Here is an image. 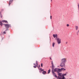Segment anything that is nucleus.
Instances as JSON below:
<instances>
[{"instance_id":"3","label":"nucleus","mask_w":79,"mask_h":79,"mask_svg":"<svg viewBox=\"0 0 79 79\" xmlns=\"http://www.w3.org/2000/svg\"><path fill=\"white\" fill-rule=\"evenodd\" d=\"M61 61L62 63H65L66 62V58H63L61 60Z\"/></svg>"},{"instance_id":"19","label":"nucleus","mask_w":79,"mask_h":79,"mask_svg":"<svg viewBox=\"0 0 79 79\" xmlns=\"http://www.w3.org/2000/svg\"><path fill=\"white\" fill-rule=\"evenodd\" d=\"M41 67H43V64L42 63L41 64Z\"/></svg>"},{"instance_id":"15","label":"nucleus","mask_w":79,"mask_h":79,"mask_svg":"<svg viewBox=\"0 0 79 79\" xmlns=\"http://www.w3.org/2000/svg\"><path fill=\"white\" fill-rule=\"evenodd\" d=\"M55 44V43H53V44H52V47H54Z\"/></svg>"},{"instance_id":"13","label":"nucleus","mask_w":79,"mask_h":79,"mask_svg":"<svg viewBox=\"0 0 79 79\" xmlns=\"http://www.w3.org/2000/svg\"><path fill=\"white\" fill-rule=\"evenodd\" d=\"M42 73L43 74H45L46 73H47V72H46L45 71H43Z\"/></svg>"},{"instance_id":"30","label":"nucleus","mask_w":79,"mask_h":79,"mask_svg":"<svg viewBox=\"0 0 79 79\" xmlns=\"http://www.w3.org/2000/svg\"><path fill=\"white\" fill-rule=\"evenodd\" d=\"M52 67H53V64H52Z\"/></svg>"},{"instance_id":"10","label":"nucleus","mask_w":79,"mask_h":79,"mask_svg":"<svg viewBox=\"0 0 79 79\" xmlns=\"http://www.w3.org/2000/svg\"><path fill=\"white\" fill-rule=\"evenodd\" d=\"M54 71L55 72H57V73H59V72H60V70H58V69L56 68L54 69Z\"/></svg>"},{"instance_id":"20","label":"nucleus","mask_w":79,"mask_h":79,"mask_svg":"<svg viewBox=\"0 0 79 79\" xmlns=\"http://www.w3.org/2000/svg\"><path fill=\"white\" fill-rule=\"evenodd\" d=\"M33 67L34 68H37V66H33Z\"/></svg>"},{"instance_id":"1","label":"nucleus","mask_w":79,"mask_h":79,"mask_svg":"<svg viewBox=\"0 0 79 79\" xmlns=\"http://www.w3.org/2000/svg\"><path fill=\"white\" fill-rule=\"evenodd\" d=\"M64 76H66V74H65L62 75V76L61 77H62V78L60 77V76H59L58 77V78L59 79H65V77H64Z\"/></svg>"},{"instance_id":"32","label":"nucleus","mask_w":79,"mask_h":79,"mask_svg":"<svg viewBox=\"0 0 79 79\" xmlns=\"http://www.w3.org/2000/svg\"><path fill=\"white\" fill-rule=\"evenodd\" d=\"M50 60H52V58H50Z\"/></svg>"},{"instance_id":"35","label":"nucleus","mask_w":79,"mask_h":79,"mask_svg":"<svg viewBox=\"0 0 79 79\" xmlns=\"http://www.w3.org/2000/svg\"><path fill=\"white\" fill-rule=\"evenodd\" d=\"M39 67H40V65H39Z\"/></svg>"},{"instance_id":"17","label":"nucleus","mask_w":79,"mask_h":79,"mask_svg":"<svg viewBox=\"0 0 79 79\" xmlns=\"http://www.w3.org/2000/svg\"><path fill=\"white\" fill-rule=\"evenodd\" d=\"M39 69H40V71H41L42 70V68H40V69L39 68V67H38Z\"/></svg>"},{"instance_id":"2","label":"nucleus","mask_w":79,"mask_h":79,"mask_svg":"<svg viewBox=\"0 0 79 79\" xmlns=\"http://www.w3.org/2000/svg\"><path fill=\"white\" fill-rule=\"evenodd\" d=\"M56 39H57V43L58 44H61V39L58 38H57L56 39Z\"/></svg>"},{"instance_id":"6","label":"nucleus","mask_w":79,"mask_h":79,"mask_svg":"<svg viewBox=\"0 0 79 79\" xmlns=\"http://www.w3.org/2000/svg\"><path fill=\"white\" fill-rule=\"evenodd\" d=\"M65 70H66V69L63 68H61L60 69H58V71H60V72H61V71H65Z\"/></svg>"},{"instance_id":"7","label":"nucleus","mask_w":79,"mask_h":79,"mask_svg":"<svg viewBox=\"0 0 79 79\" xmlns=\"http://www.w3.org/2000/svg\"><path fill=\"white\" fill-rule=\"evenodd\" d=\"M4 25H5V27L6 28H9L10 27V25L9 24H4Z\"/></svg>"},{"instance_id":"27","label":"nucleus","mask_w":79,"mask_h":79,"mask_svg":"<svg viewBox=\"0 0 79 79\" xmlns=\"http://www.w3.org/2000/svg\"><path fill=\"white\" fill-rule=\"evenodd\" d=\"M44 69H41V71H44Z\"/></svg>"},{"instance_id":"8","label":"nucleus","mask_w":79,"mask_h":79,"mask_svg":"<svg viewBox=\"0 0 79 79\" xmlns=\"http://www.w3.org/2000/svg\"><path fill=\"white\" fill-rule=\"evenodd\" d=\"M5 20H3L2 21L1 20L0 22V25L1 26H2V25H3V23H2V22H3V23H5Z\"/></svg>"},{"instance_id":"25","label":"nucleus","mask_w":79,"mask_h":79,"mask_svg":"<svg viewBox=\"0 0 79 79\" xmlns=\"http://www.w3.org/2000/svg\"><path fill=\"white\" fill-rule=\"evenodd\" d=\"M78 8H79V3L78 4Z\"/></svg>"},{"instance_id":"29","label":"nucleus","mask_w":79,"mask_h":79,"mask_svg":"<svg viewBox=\"0 0 79 79\" xmlns=\"http://www.w3.org/2000/svg\"><path fill=\"white\" fill-rule=\"evenodd\" d=\"M39 72H40V73H41L42 72H41V71H40Z\"/></svg>"},{"instance_id":"23","label":"nucleus","mask_w":79,"mask_h":79,"mask_svg":"<svg viewBox=\"0 0 79 79\" xmlns=\"http://www.w3.org/2000/svg\"><path fill=\"white\" fill-rule=\"evenodd\" d=\"M67 27H69V24H67Z\"/></svg>"},{"instance_id":"12","label":"nucleus","mask_w":79,"mask_h":79,"mask_svg":"<svg viewBox=\"0 0 79 79\" xmlns=\"http://www.w3.org/2000/svg\"><path fill=\"white\" fill-rule=\"evenodd\" d=\"M14 0H11L9 1V5L10 6V5H11V2L12 3V2H13Z\"/></svg>"},{"instance_id":"31","label":"nucleus","mask_w":79,"mask_h":79,"mask_svg":"<svg viewBox=\"0 0 79 79\" xmlns=\"http://www.w3.org/2000/svg\"><path fill=\"white\" fill-rule=\"evenodd\" d=\"M34 64V65H36L35 64Z\"/></svg>"},{"instance_id":"18","label":"nucleus","mask_w":79,"mask_h":79,"mask_svg":"<svg viewBox=\"0 0 79 79\" xmlns=\"http://www.w3.org/2000/svg\"><path fill=\"white\" fill-rule=\"evenodd\" d=\"M36 63L37 65H38V62L37 61H36Z\"/></svg>"},{"instance_id":"5","label":"nucleus","mask_w":79,"mask_h":79,"mask_svg":"<svg viewBox=\"0 0 79 79\" xmlns=\"http://www.w3.org/2000/svg\"><path fill=\"white\" fill-rule=\"evenodd\" d=\"M52 73L53 74V76H55V77H57V76H56V73H55L53 72V70H52Z\"/></svg>"},{"instance_id":"22","label":"nucleus","mask_w":79,"mask_h":79,"mask_svg":"<svg viewBox=\"0 0 79 79\" xmlns=\"http://www.w3.org/2000/svg\"><path fill=\"white\" fill-rule=\"evenodd\" d=\"M3 34H6V32L4 31L3 33Z\"/></svg>"},{"instance_id":"4","label":"nucleus","mask_w":79,"mask_h":79,"mask_svg":"<svg viewBox=\"0 0 79 79\" xmlns=\"http://www.w3.org/2000/svg\"><path fill=\"white\" fill-rule=\"evenodd\" d=\"M64 63H65L62 62L60 65V66H61V67H64V65H65Z\"/></svg>"},{"instance_id":"21","label":"nucleus","mask_w":79,"mask_h":79,"mask_svg":"<svg viewBox=\"0 0 79 79\" xmlns=\"http://www.w3.org/2000/svg\"><path fill=\"white\" fill-rule=\"evenodd\" d=\"M5 23H8V21H7L5 20Z\"/></svg>"},{"instance_id":"9","label":"nucleus","mask_w":79,"mask_h":79,"mask_svg":"<svg viewBox=\"0 0 79 79\" xmlns=\"http://www.w3.org/2000/svg\"><path fill=\"white\" fill-rule=\"evenodd\" d=\"M53 36L54 37V38H56V39L58 38V35H57V34H53Z\"/></svg>"},{"instance_id":"11","label":"nucleus","mask_w":79,"mask_h":79,"mask_svg":"<svg viewBox=\"0 0 79 79\" xmlns=\"http://www.w3.org/2000/svg\"><path fill=\"white\" fill-rule=\"evenodd\" d=\"M58 75H59V76H60V77H61V78H62V77H61V76H61V75H62V73H58Z\"/></svg>"},{"instance_id":"28","label":"nucleus","mask_w":79,"mask_h":79,"mask_svg":"<svg viewBox=\"0 0 79 79\" xmlns=\"http://www.w3.org/2000/svg\"><path fill=\"white\" fill-rule=\"evenodd\" d=\"M52 64H53V61H52Z\"/></svg>"},{"instance_id":"34","label":"nucleus","mask_w":79,"mask_h":79,"mask_svg":"<svg viewBox=\"0 0 79 79\" xmlns=\"http://www.w3.org/2000/svg\"><path fill=\"white\" fill-rule=\"evenodd\" d=\"M77 35H78V34L77 33Z\"/></svg>"},{"instance_id":"33","label":"nucleus","mask_w":79,"mask_h":79,"mask_svg":"<svg viewBox=\"0 0 79 79\" xmlns=\"http://www.w3.org/2000/svg\"><path fill=\"white\" fill-rule=\"evenodd\" d=\"M79 32V30H78V32Z\"/></svg>"},{"instance_id":"36","label":"nucleus","mask_w":79,"mask_h":79,"mask_svg":"<svg viewBox=\"0 0 79 79\" xmlns=\"http://www.w3.org/2000/svg\"><path fill=\"white\" fill-rule=\"evenodd\" d=\"M66 43L67 44V42H66Z\"/></svg>"},{"instance_id":"26","label":"nucleus","mask_w":79,"mask_h":79,"mask_svg":"<svg viewBox=\"0 0 79 79\" xmlns=\"http://www.w3.org/2000/svg\"><path fill=\"white\" fill-rule=\"evenodd\" d=\"M52 16H50V19H52Z\"/></svg>"},{"instance_id":"24","label":"nucleus","mask_w":79,"mask_h":79,"mask_svg":"<svg viewBox=\"0 0 79 79\" xmlns=\"http://www.w3.org/2000/svg\"><path fill=\"white\" fill-rule=\"evenodd\" d=\"M0 15H1V17L2 18V14H1V13H0Z\"/></svg>"},{"instance_id":"16","label":"nucleus","mask_w":79,"mask_h":79,"mask_svg":"<svg viewBox=\"0 0 79 79\" xmlns=\"http://www.w3.org/2000/svg\"><path fill=\"white\" fill-rule=\"evenodd\" d=\"M48 74H49L50 73V69H49V70H48Z\"/></svg>"},{"instance_id":"14","label":"nucleus","mask_w":79,"mask_h":79,"mask_svg":"<svg viewBox=\"0 0 79 79\" xmlns=\"http://www.w3.org/2000/svg\"><path fill=\"white\" fill-rule=\"evenodd\" d=\"M75 28H76V30H77V29H78V27L77 26H76Z\"/></svg>"}]
</instances>
